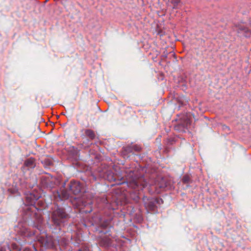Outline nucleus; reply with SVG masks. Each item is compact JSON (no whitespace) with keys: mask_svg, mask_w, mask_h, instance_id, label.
<instances>
[{"mask_svg":"<svg viewBox=\"0 0 251 251\" xmlns=\"http://www.w3.org/2000/svg\"><path fill=\"white\" fill-rule=\"evenodd\" d=\"M38 195H35L33 193H29L26 194L25 196V202L27 204L33 206L36 201L39 198Z\"/></svg>","mask_w":251,"mask_h":251,"instance_id":"423d86ee","label":"nucleus"},{"mask_svg":"<svg viewBox=\"0 0 251 251\" xmlns=\"http://www.w3.org/2000/svg\"><path fill=\"white\" fill-rule=\"evenodd\" d=\"M132 149H133V152L135 151L137 152H139L141 151H142V148L140 146L138 145H134L132 146Z\"/></svg>","mask_w":251,"mask_h":251,"instance_id":"dca6fc26","label":"nucleus"},{"mask_svg":"<svg viewBox=\"0 0 251 251\" xmlns=\"http://www.w3.org/2000/svg\"><path fill=\"white\" fill-rule=\"evenodd\" d=\"M135 112L132 109L131 107H126L123 109V114L127 116L130 117L134 115Z\"/></svg>","mask_w":251,"mask_h":251,"instance_id":"ddd939ff","label":"nucleus"},{"mask_svg":"<svg viewBox=\"0 0 251 251\" xmlns=\"http://www.w3.org/2000/svg\"><path fill=\"white\" fill-rule=\"evenodd\" d=\"M69 186L70 191L75 195H78L81 192L82 186L79 182L72 180Z\"/></svg>","mask_w":251,"mask_h":251,"instance_id":"7ed1b4c3","label":"nucleus"},{"mask_svg":"<svg viewBox=\"0 0 251 251\" xmlns=\"http://www.w3.org/2000/svg\"><path fill=\"white\" fill-rule=\"evenodd\" d=\"M109 224H110V222L109 221L105 220V221H103L102 223H101L100 226L104 228H106L107 227H108Z\"/></svg>","mask_w":251,"mask_h":251,"instance_id":"a211bd4d","label":"nucleus"},{"mask_svg":"<svg viewBox=\"0 0 251 251\" xmlns=\"http://www.w3.org/2000/svg\"><path fill=\"white\" fill-rule=\"evenodd\" d=\"M156 185L159 188L164 189L170 185V182L167 178L162 177L158 178Z\"/></svg>","mask_w":251,"mask_h":251,"instance_id":"0eeeda50","label":"nucleus"},{"mask_svg":"<svg viewBox=\"0 0 251 251\" xmlns=\"http://www.w3.org/2000/svg\"><path fill=\"white\" fill-rule=\"evenodd\" d=\"M130 185L134 188H136V187H138L139 185H142L143 187H145L146 186V184H145V183H140L139 181H136V180H133L130 183Z\"/></svg>","mask_w":251,"mask_h":251,"instance_id":"2eb2a0df","label":"nucleus"},{"mask_svg":"<svg viewBox=\"0 0 251 251\" xmlns=\"http://www.w3.org/2000/svg\"><path fill=\"white\" fill-rule=\"evenodd\" d=\"M84 136L88 139H85L83 141L82 145L84 146L85 148L89 147L92 144L91 141L96 138L95 133L92 129H86L84 130Z\"/></svg>","mask_w":251,"mask_h":251,"instance_id":"f03ea898","label":"nucleus"},{"mask_svg":"<svg viewBox=\"0 0 251 251\" xmlns=\"http://www.w3.org/2000/svg\"><path fill=\"white\" fill-rule=\"evenodd\" d=\"M154 200L156 204H158L159 205L163 204L164 202L163 200L161 198H155L154 199Z\"/></svg>","mask_w":251,"mask_h":251,"instance_id":"6ab92c4d","label":"nucleus"},{"mask_svg":"<svg viewBox=\"0 0 251 251\" xmlns=\"http://www.w3.org/2000/svg\"><path fill=\"white\" fill-rule=\"evenodd\" d=\"M41 183L43 187H50V176H42L41 177Z\"/></svg>","mask_w":251,"mask_h":251,"instance_id":"9d476101","label":"nucleus"},{"mask_svg":"<svg viewBox=\"0 0 251 251\" xmlns=\"http://www.w3.org/2000/svg\"><path fill=\"white\" fill-rule=\"evenodd\" d=\"M27 209L28 210H30L31 209V207L28 208Z\"/></svg>","mask_w":251,"mask_h":251,"instance_id":"5701e85b","label":"nucleus"},{"mask_svg":"<svg viewBox=\"0 0 251 251\" xmlns=\"http://www.w3.org/2000/svg\"><path fill=\"white\" fill-rule=\"evenodd\" d=\"M240 29L241 30H243V31H246V30H247V28H245V27H241V28H240Z\"/></svg>","mask_w":251,"mask_h":251,"instance_id":"412c9836","label":"nucleus"},{"mask_svg":"<svg viewBox=\"0 0 251 251\" xmlns=\"http://www.w3.org/2000/svg\"><path fill=\"white\" fill-rule=\"evenodd\" d=\"M170 2L173 5V8H176L180 2V0H170Z\"/></svg>","mask_w":251,"mask_h":251,"instance_id":"f3484780","label":"nucleus"},{"mask_svg":"<svg viewBox=\"0 0 251 251\" xmlns=\"http://www.w3.org/2000/svg\"><path fill=\"white\" fill-rule=\"evenodd\" d=\"M41 162L45 168H50V167L53 166V164L52 159L49 157H46L44 158L41 161Z\"/></svg>","mask_w":251,"mask_h":251,"instance_id":"f8f14e48","label":"nucleus"},{"mask_svg":"<svg viewBox=\"0 0 251 251\" xmlns=\"http://www.w3.org/2000/svg\"><path fill=\"white\" fill-rule=\"evenodd\" d=\"M223 127H224V128H225V129H226V128H227V129H228V130L229 129V127H228V126H224Z\"/></svg>","mask_w":251,"mask_h":251,"instance_id":"4be33fe9","label":"nucleus"},{"mask_svg":"<svg viewBox=\"0 0 251 251\" xmlns=\"http://www.w3.org/2000/svg\"><path fill=\"white\" fill-rule=\"evenodd\" d=\"M143 200L144 201V204L146 208L151 211H154L157 206L154 199H148L147 197H144Z\"/></svg>","mask_w":251,"mask_h":251,"instance_id":"20e7f679","label":"nucleus"},{"mask_svg":"<svg viewBox=\"0 0 251 251\" xmlns=\"http://www.w3.org/2000/svg\"><path fill=\"white\" fill-rule=\"evenodd\" d=\"M182 181L184 184H187L192 182V179L189 176L185 175L183 176Z\"/></svg>","mask_w":251,"mask_h":251,"instance_id":"4468645a","label":"nucleus"},{"mask_svg":"<svg viewBox=\"0 0 251 251\" xmlns=\"http://www.w3.org/2000/svg\"><path fill=\"white\" fill-rule=\"evenodd\" d=\"M111 240L109 238L104 237L100 240L99 244L101 247L107 248L111 245Z\"/></svg>","mask_w":251,"mask_h":251,"instance_id":"6e6552de","label":"nucleus"},{"mask_svg":"<svg viewBox=\"0 0 251 251\" xmlns=\"http://www.w3.org/2000/svg\"><path fill=\"white\" fill-rule=\"evenodd\" d=\"M70 218L69 214L66 212L65 208L57 206L51 213V221L53 226L60 228Z\"/></svg>","mask_w":251,"mask_h":251,"instance_id":"f257e3e1","label":"nucleus"},{"mask_svg":"<svg viewBox=\"0 0 251 251\" xmlns=\"http://www.w3.org/2000/svg\"><path fill=\"white\" fill-rule=\"evenodd\" d=\"M71 192L65 189L64 188H61L60 189V193L58 194V196L60 198V199H68L70 197Z\"/></svg>","mask_w":251,"mask_h":251,"instance_id":"1a4fd4ad","label":"nucleus"},{"mask_svg":"<svg viewBox=\"0 0 251 251\" xmlns=\"http://www.w3.org/2000/svg\"><path fill=\"white\" fill-rule=\"evenodd\" d=\"M36 166L35 160L33 158H29L25 160L24 162V166L22 167V170L24 171L29 169H33Z\"/></svg>","mask_w":251,"mask_h":251,"instance_id":"39448f33","label":"nucleus"},{"mask_svg":"<svg viewBox=\"0 0 251 251\" xmlns=\"http://www.w3.org/2000/svg\"><path fill=\"white\" fill-rule=\"evenodd\" d=\"M122 149V153L124 156V157H128V154L133 152L132 146H127L125 147H123Z\"/></svg>","mask_w":251,"mask_h":251,"instance_id":"9b49d317","label":"nucleus"},{"mask_svg":"<svg viewBox=\"0 0 251 251\" xmlns=\"http://www.w3.org/2000/svg\"><path fill=\"white\" fill-rule=\"evenodd\" d=\"M7 251H11V249L9 247H7ZM0 251H7V250L5 247H2L0 250Z\"/></svg>","mask_w":251,"mask_h":251,"instance_id":"aec40b11","label":"nucleus"}]
</instances>
